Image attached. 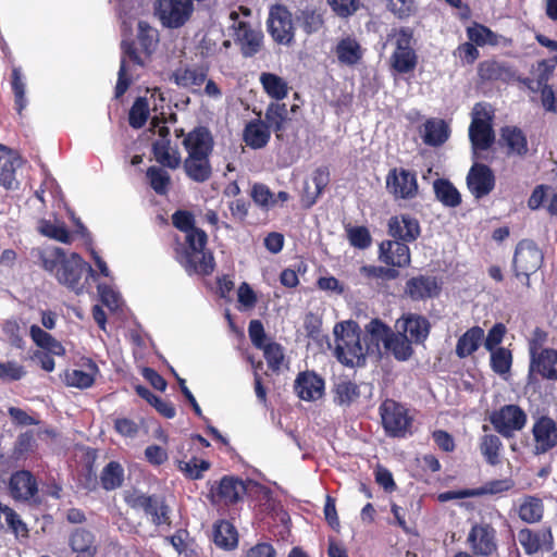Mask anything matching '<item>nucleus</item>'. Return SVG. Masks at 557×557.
Returning <instances> with one entry per match:
<instances>
[{"label": "nucleus", "mask_w": 557, "mask_h": 557, "mask_svg": "<svg viewBox=\"0 0 557 557\" xmlns=\"http://www.w3.org/2000/svg\"><path fill=\"white\" fill-rule=\"evenodd\" d=\"M173 225L184 233V243L175 248L177 262L189 273L209 274L214 269V259L206 250L208 236L194 225V216L187 211H176L172 215Z\"/></svg>", "instance_id": "1"}, {"label": "nucleus", "mask_w": 557, "mask_h": 557, "mask_svg": "<svg viewBox=\"0 0 557 557\" xmlns=\"http://www.w3.org/2000/svg\"><path fill=\"white\" fill-rule=\"evenodd\" d=\"M38 256L41 267L76 294L84 293L88 277L95 275L92 268L76 252L66 255L60 247L47 246L38 251Z\"/></svg>", "instance_id": "2"}, {"label": "nucleus", "mask_w": 557, "mask_h": 557, "mask_svg": "<svg viewBox=\"0 0 557 557\" xmlns=\"http://www.w3.org/2000/svg\"><path fill=\"white\" fill-rule=\"evenodd\" d=\"M183 145L188 152L184 161L186 175L197 183L208 181L212 174L209 162L212 139L209 132L202 127L196 128L184 138Z\"/></svg>", "instance_id": "3"}, {"label": "nucleus", "mask_w": 557, "mask_h": 557, "mask_svg": "<svg viewBox=\"0 0 557 557\" xmlns=\"http://www.w3.org/2000/svg\"><path fill=\"white\" fill-rule=\"evenodd\" d=\"M334 354L346 366H360L364 361L367 349L361 341L360 327L352 321L342 322L334 327Z\"/></svg>", "instance_id": "4"}, {"label": "nucleus", "mask_w": 557, "mask_h": 557, "mask_svg": "<svg viewBox=\"0 0 557 557\" xmlns=\"http://www.w3.org/2000/svg\"><path fill=\"white\" fill-rule=\"evenodd\" d=\"M472 120L469 127V138L473 150H487L494 143L492 127L493 115L485 103H476L472 109Z\"/></svg>", "instance_id": "5"}, {"label": "nucleus", "mask_w": 557, "mask_h": 557, "mask_svg": "<svg viewBox=\"0 0 557 557\" xmlns=\"http://www.w3.org/2000/svg\"><path fill=\"white\" fill-rule=\"evenodd\" d=\"M125 502L132 508L143 510L156 527L171 525L170 509L163 498L134 491L125 496Z\"/></svg>", "instance_id": "6"}, {"label": "nucleus", "mask_w": 557, "mask_h": 557, "mask_svg": "<svg viewBox=\"0 0 557 557\" xmlns=\"http://www.w3.org/2000/svg\"><path fill=\"white\" fill-rule=\"evenodd\" d=\"M195 0H157L154 4L156 16L166 28L184 26L194 12Z\"/></svg>", "instance_id": "7"}, {"label": "nucleus", "mask_w": 557, "mask_h": 557, "mask_svg": "<svg viewBox=\"0 0 557 557\" xmlns=\"http://www.w3.org/2000/svg\"><path fill=\"white\" fill-rule=\"evenodd\" d=\"M228 18L232 21L230 26L232 36L235 41L240 46L242 53L245 57L255 55L261 48L262 32L258 28H252L245 21L239 20V13L232 11Z\"/></svg>", "instance_id": "8"}, {"label": "nucleus", "mask_w": 557, "mask_h": 557, "mask_svg": "<svg viewBox=\"0 0 557 557\" xmlns=\"http://www.w3.org/2000/svg\"><path fill=\"white\" fill-rule=\"evenodd\" d=\"M380 413L383 426L388 435L403 437L407 434L411 424V418L403 405L392 399H386L380 406Z\"/></svg>", "instance_id": "9"}, {"label": "nucleus", "mask_w": 557, "mask_h": 557, "mask_svg": "<svg viewBox=\"0 0 557 557\" xmlns=\"http://www.w3.org/2000/svg\"><path fill=\"white\" fill-rule=\"evenodd\" d=\"M543 262V253L532 240H521L515 251L513 269L516 276L523 275L529 285L530 274L536 272Z\"/></svg>", "instance_id": "10"}, {"label": "nucleus", "mask_w": 557, "mask_h": 557, "mask_svg": "<svg viewBox=\"0 0 557 557\" xmlns=\"http://www.w3.org/2000/svg\"><path fill=\"white\" fill-rule=\"evenodd\" d=\"M494 429L504 437H511L527 423L525 412L517 405H506L491 416Z\"/></svg>", "instance_id": "11"}, {"label": "nucleus", "mask_w": 557, "mask_h": 557, "mask_svg": "<svg viewBox=\"0 0 557 557\" xmlns=\"http://www.w3.org/2000/svg\"><path fill=\"white\" fill-rule=\"evenodd\" d=\"M122 57L115 86V97L119 98L127 90L133 79V67L143 66L145 60L138 53L133 42L122 41Z\"/></svg>", "instance_id": "12"}, {"label": "nucleus", "mask_w": 557, "mask_h": 557, "mask_svg": "<svg viewBox=\"0 0 557 557\" xmlns=\"http://www.w3.org/2000/svg\"><path fill=\"white\" fill-rule=\"evenodd\" d=\"M386 189L396 199H413L419 190L417 176L406 169H393L386 176Z\"/></svg>", "instance_id": "13"}, {"label": "nucleus", "mask_w": 557, "mask_h": 557, "mask_svg": "<svg viewBox=\"0 0 557 557\" xmlns=\"http://www.w3.org/2000/svg\"><path fill=\"white\" fill-rule=\"evenodd\" d=\"M268 29L276 42L282 45L290 44L294 38L290 12L280 4L272 7L268 18Z\"/></svg>", "instance_id": "14"}, {"label": "nucleus", "mask_w": 557, "mask_h": 557, "mask_svg": "<svg viewBox=\"0 0 557 557\" xmlns=\"http://www.w3.org/2000/svg\"><path fill=\"white\" fill-rule=\"evenodd\" d=\"M468 543L474 554L491 556L497 549L496 530L488 523H475L469 534Z\"/></svg>", "instance_id": "15"}, {"label": "nucleus", "mask_w": 557, "mask_h": 557, "mask_svg": "<svg viewBox=\"0 0 557 557\" xmlns=\"http://www.w3.org/2000/svg\"><path fill=\"white\" fill-rule=\"evenodd\" d=\"M297 396L305 401H315L324 395V380L312 371L297 375L294 385Z\"/></svg>", "instance_id": "16"}, {"label": "nucleus", "mask_w": 557, "mask_h": 557, "mask_svg": "<svg viewBox=\"0 0 557 557\" xmlns=\"http://www.w3.org/2000/svg\"><path fill=\"white\" fill-rule=\"evenodd\" d=\"M468 188L475 198L488 195L495 185L492 170L484 164H474L467 176Z\"/></svg>", "instance_id": "17"}, {"label": "nucleus", "mask_w": 557, "mask_h": 557, "mask_svg": "<svg viewBox=\"0 0 557 557\" xmlns=\"http://www.w3.org/2000/svg\"><path fill=\"white\" fill-rule=\"evenodd\" d=\"M430 327L429 320L419 314L404 315L396 322L397 331L416 344H421L428 338Z\"/></svg>", "instance_id": "18"}, {"label": "nucleus", "mask_w": 557, "mask_h": 557, "mask_svg": "<svg viewBox=\"0 0 557 557\" xmlns=\"http://www.w3.org/2000/svg\"><path fill=\"white\" fill-rule=\"evenodd\" d=\"M393 331L379 319L371 320L364 327L361 337L362 344L368 354H380L381 344L385 347Z\"/></svg>", "instance_id": "19"}, {"label": "nucleus", "mask_w": 557, "mask_h": 557, "mask_svg": "<svg viewBox=\"0 0 557 557\" xmlns=\"http://www.w3.org/2000/svg\"><path fill=\"white\" fill-rule=\"evenodd\" d=\"M535 453L544 454L557 445V426L549 418H541L533 425Z\"/></svg>", "instance_id": "20"}, {"label": "nucleus", "mask_w": 557, "mask_h": 557, "mask_svg": "<svg viewBox=\"0 0 557 557\" xmlns=\"http://www.w3.org/2000/svg\"><path fill=\"white\" fill-rule=\"evenodd\" d=\"M380 260L387 265L407 267L410 263L409 247L399 239L383 242L380 245Z\"/></svg>", "instance_id": "21"}, {"label": "nucleus", "mask_w": 557, "mask_h": 557, "mask_svg": "<svg viewBox=\"0 0 557 557\" xmlns=\"http://www.w3.org/2000/svg\"><path fill=\"white\" fill-rule=\"evenodd\" d=\"M518 542L528 555L553 548V536L549 530L533 532L530 529H522L518 533Z\"/></svg>", "instance_id": "22"}, {"label": "nucleus", "mask_w": 557, "mask_h": 557, "mask_svg": "<svg viewBox=\"0 0 557 557\" xmlns=\"http://www.w3.org/2000/svg\"><path fill=\"white\" fill-rule=\"evenodd\" d=\"M388 230L391 236L403 242L416 240L421 232L418 220L408 214L391 218Z\"/></svg>", "instance_id": "23"}, {"label": "nucleus", "mask_w": 557, "mask_h": 557, "mask_svg": "<svg viewBox=\"0 0 557 557\" xmlns=\"http://www.w3.org/2000/svg\"><path fill=\"white\" fill-rule=\"evenodd\" d=\"M0 153V185L7 189H12L17 186L15 178V171L22 165V158L20 154L7 147L1 148Z\"/></svg>", "instance_id": "24"}, {"label": "nucleus", "mask_w": 557, "mask_h": 557, "mask_svg": "<svg viewBox=\"0 0 557 557\" xmlns=\"http://www.w3.org/2000/svg\"><path fill=\"white\" fill-rule=\"evenodd\" d=\"M440 289L436 278L432 276L412 277L406 284V293L413 300L433 298L438 295Z\"/></svg>", "instance_id": "25"}, {"label": "nucleus", "mask_w": 557, "mask_h": 557, "mask_svg": "<svg viewBox=\"0 0 557 557\" xmlns=\"http://www.w3.org/2000/svg\"><path fill=\"white\" fill-rule=\"evenodd\" d=\"M171 79L180 87L197 91L207 79V73L199 66H181L176 69Z\"/></svg>", "instance_id": "26"}, {"label": "nucleus", "mask_w": 557, "mask_h": 557, "mask_svg": "<svg viewBox=\"0 0 557 557\" xmlns=\"http://www.w3.org/2000/svg\"><path fill=\"white\" fill-rule=\"evenodd\" d=\"M333 400L341 407L351 406L360 396L359 386L345 376H338L332 388Z\"/></svg>", "instance_id": "27"}, {"label": "nucleus", "mask_w": 557, "mask_h": 557, "mask_svg": "<svg viewBox=\"0 0 557 557\" xmlns=\"http://www.w3.org/2000/svg\"><path fill=\"white\" fill-rule=\"evenodd\" d=\"M531 372L548 380H557V351L544 349L537 356L532 355Z\"/></svg>", "instance_id": "28"}, {"label": "nucleus", "mask_w": 557, "mask_h": 557, "mask_svg": "<svg viewBox=\"0 0 557 557\" xmlns=\"http://www.w3.org/2000/svg\"><path fill=\"white\" fill-rule=\"evenodd\" d=\"M245 493L244 482L231 476L221 479L216 488L212 490L213 498L225 504L236 503Z\"/></svg>", "instance_id": "29"}, {"label": "nucleus", "mask_w": 557, "mask_h": 557, "mask_svg": "<svg viewBox=\"0 0 557 557\" xmlns=\"http://www.w3.org/2000/svg\"><path fill=\"white\" fill-rule=\"evenodd\" d=\"M448 124L442 119H429L423 124L422 139L429 146H441L449 137Z\"/></svg>", "instance_id": "30"}, {"label": "nucleus", "mask_w": 557, "mask_h": 557, "mask_svg": "<svg viewBox=\"0 0 557 557\" xmlns=\"http://www.w3.org/2000/svg\"><path fill=\"white\" fill-rule=\"evenodd\" d=\"M271 132L261 120L250 121L244 129V141L252 149L263 148L270 140Z\"/></svg>", "instance_id": "31"}, {"label": "nucleus", "mask_w": 557, "mask_h": 557, "mask_svg": "<svg viewBox=\"0 0 557 557\" xmlns=\"http://www.w3.org/2000/svg\"><path fill=\"white\" fill-rule=\"evenodd\" d=\"M11 494L16 499H29L37 492L36 482L28 471H18L10 480Z\"/></svg>", "instance_id": "32"}, {"label": "nucleus", "mask_w": 557, "mask_h": 557, "mask_svg": "<svg viewBox=\"0 0 557 557\" xmlns=\"http://www.w3.org/2000/svg\"><path fill=\"white\" fill-rule=\"evenodd\" d=\"M37 231L45 237L60 242L62 244H70L73 235L70 233L64 222L54 218L40 219L37 224Z\"/></svg>", "instance_id": "33"}, {"label": "nucleus", "mask_w": 557, "mask_h": 557, "mask_svg": "<svg viewBox=\"0 0 557 557\" xmlns=\"http://www.w3.org/2000/svg\"><path fill=\"white\" fill-rule=\"evenodd\" d=\"M335 53L339 63L345 65H355L362 58V50L356 38L346 36L338 40L335 47Z\"/></svg>", "instance_id": "34"}, {"label": "nucleus", "mask_w": 557, "mask_h": 557, "mask_svg": "<svg viewBox=\"0 0 557 557\" xmlns=\"http://www.w3.org/2000/svg\"><path fill=\"white\" fill-rule=\"evenodd\" d=\"M70 546L77 557H94L97 552L94 534L85 529L72 533Z\"/></svg>", "instance_id": "35"}, {"label": "nucleus", "mask_w": 557, "mask_h": 557, "mask_svg": "<svg viewBox=\"0 0 557 557\" xmlns=\"http://www.w3.org/2000/svg\"><path fill=\"white\" fill-rule=\"evenodd\" d=\"M484 338V331L480 326L470 327L462 334L456 345V355L466 358L478 350Z\"/></svg>", "instance_id": "36"}, {"label": "nucleus", "mask_w": 557, "mask_h": 557, "mask_svg": "<svg viewBox=\"0 0 557 557\" xmlns=\"http://www.w3.org/2000/svg\"><path fill=\"white\" fill-rule=\"evenodd\" d=\"M213 541L223 549H234L238 544V533L235 527L225 520L214 524Z\"/></svg>", "instance_id": "37"}, {"label": "nucleus", "mask_w": 557, "mask_h": 557, "mask_svg": "<svg viewBox=\"0 0 557 557\" xmlns=\"http://www.w3.org/2000/svg\"><path fill=\"white\" fill-rule=\"evenodd\" d=\"M153 154L163 166L177 169L181 164L180 152L171 147L170 139H157L153 143Z\"/></svg>", "instance_id": "38"}, {"label": "nucleus", "mask_w": 557, "mask_h": 557, "mask_svg": "<svg viewBox=\"0 0 557 557\" xmlns=\"http://www.w3.org/2000/svg\"><path fill=\"white\" fill-rule=\"evenodd\" d=\"M436 199L445 207L456 208L461 203V195L447 180L438 178L433 183Z\"/></svg>", "instance_id": "39"}, {"label": "nucleus", "mask_w": 557, "mask_h": 557, "mask_svg": "<svg viewBox=\"0 0 557 557\" xmlns=\"http://www.w3.org/2000/svg\"><path fill=\"white\" fill-rule=\"evenodd\" d=\"M11 87L14 95L15 109L20 115L26 109L28 100L26 98V78L20 66H14L11 74Z\"/></svg>", "instance_id": "40"}, {"label": "nucleus", "mask_w": 557, "mask_h": 557, "mask_svg": "<svg viewBox=\"0 0 557 557\" xmlns=\"http://www.w3.org/2000/svg\"><path fill=\"white\" fill-rule=\"evenodd\" d=\"M502 141L510 153L522 156L528 151L524 134L517 127L506 126L502 129Z\"/></svg>", "instance_id": "41"}, {"label": "nucleus", "mask_w": 557, "mask_h": 557, "mask_svg": "<svg viewBox=\"0 0 557 557\" xmlns=\"http://www.w3.org/2000/svg\"><path fill=\"white\" fill-rule=\"evenodd\" d=\"M411 343L412 342L409 341L406 335L397 331V333L393 332L392 335H389L385 348L389 350L397 360L406 361L413 354Z\"/></svg>", "instance_id": "42"}, {"label": "nucleus", "mask_w": 557, "mask_h": 557, "mask_svg": "<svg viewBox=\"0 0 557 557\" xmlns=\"http://www.w3.org/2000/svg\"><path fill=\"white\" fill-rule=\"evenodd\" d=\"M98 372L96 363L89 362L88 371L73 369L65 373V383L71 387L88 388L95 382V374Z\"/></svg>", "instance_id": "43"}, {"label": "nucleus", "mask_w": 557, "mask_h": 557, "mask_svg": "<svg viewBox=\"0 0 557 557\" xmlns=\"http://www.w3.org/2000/svg\"><path fill=\"white\" fill-rule=\"evenodd\" d=\"M260 83L265 92L273 99L282 100L288 94L287 83L276 74L262 73L260 75Z\"/></svg>", "instance_id": "44"}, {"label": "nucleus", "mask_w": 557, "mask_h": 557, "mask_svg": "<svg viewBox=\"0 0 557 557\" xmlns=\"http://www.w3.org/2000/svg\"><path fill=\"white\" fill-rule=\"evenodd\" d=\"M124 481V469L117 461H110L100 475V482L106 491H113L122 486Z\"/></svg>", "instance_id": "45"}, {"label": "nucleus", "mask_w": 557, "mask_h": 557, "mask_svg": "<svg viewBox=\"0 0 557 557\" xmlns=\"http://www.w3.org/2000/svg\"><path fill=\"white\" fill-rule=\"evenodd\" d=\"M288 119V110L286 104L284 103H271L264 116V123L268 125V128H272L274 132H283L285 128V122Z\"/></svg>", "instance_id": "46"}, {"label": "nucleus", "mask_w": 557, "mask_h": 557, "mask_svg": "<svg viewBox=\"0 0 557 557\" xmlns=\"http://www.w3.org/2000/svg\"><path fill=\"white\" fill-rule=\"evenodd\" d=\"M467 36L470 41L480 47L486 45L497 46L500 38V36L492 32L488 27L478 23H474L467 28Z\"/></svg>", "instance_id": "47"}, {"label": "nucleus", "mask_w": 557, "mask_h": 557, "mask_svg": "<svg viewBox=\"0 0 557 557\" xmlns=\"http://www.w3.org/2000/svg\"><path fill=\"white\" fill-rule=\"evenodd\" d=\"M330 181V172L327 168L321 166L318 168L312 174V182L314 184V190L310 191V187L308 184L305 186V200L308 206H312L317 198L321 195L323 189L326 187Z\"/></svg>", "instance_id": "48"}, {"label": "nucleus", "mask_w": 557, "mask_h": 557, "mask_svg": "<svg viewBox=\"0 0 557 557\" xmlns=\"http://www.w3.org/2000/svg\"><path fill=\"white\" fill-rule=\"evenodd\" d=\"M137 38L145 54L150 55L158 46L159 33L154 27L149 25L147 22L139 21Z\"/></svg>", "instance_id": "49"}, {"label": "nucleus", "mask_w": 557, "mask_h": 557, "mask_svg": "<svg viewBox=\"0 0 557 557\" xmlns=\"http://www.w3.org/2000/svg\"><path fill=\"white\" fill-rule=\"evenodd\" d=\"M519 517L528 523H534L542 519L543 517V504L542 500L528 496L523 499V502L519 506Z\"/></svg>", "instance_id": "50"}, {"label": "nucleus", "mask_w": 557, "mask_h": 557, "mask_svg": "<svg viewBox=\"0 0 557 557\" xmlns=\"http://www.w3.org/2000/svg\"><path fill=\"white\" fill-rule=\"evenodd\" d=\"M418 57L414 50L394 51L391 57L393 69L400 74L413 71L417 66Z\"/></svg>", "instance_id": "51"}, {"label": "nucleus", "mask_w": 557, "mask_h": 557, "mask_svg": "<svg viewBox=\"0 0 557 557\" xmlns=\"http://www.w3.org/2000/svg\"><path fill=\"white\" fill-rule=\"evenodd\" d=\"M502 446V442L497 435L486 434L481 440L480 450L485 460L490 465L494 466L499 462V451Z\"/></svg>", "instance_id": "52"}, {"label": "nucleus", "mask_w": 557, "mask_h": 557, "mask_svg": "<svg viewBox=\"0 0 557 557\" xmlns=\"http://www.w3.org/2000/svg\"><path fill=\"white\" fill-rule=\"evenodd\" d=\"M139 396L145 398L149 404H151L162 416L168 419L174 418L176 410L172 403L166 401L151 393L147 387L138 386L136 388Z\"/></svg>", "instance_id": "53"}, {"label": "nucleus", "mask_w": 557, "mask_h": 557, "mask_svg": "<svg viewBox=\"0 0 557 557\" xmlns=\"http://www.w3.org/2000/svg\"><path fill=\"white\" fill-rule=\"evenodd\" d=\"M147 177L151 188L159 195H165L171 185V176L164 169L150 166L147 170Z\"/></svg>", "instance_id": "54"}, {"label": "nucleus", "mask_w": 557, "mask_h": 557, "mask_svg": "<svg viewBox=\"0 0 557 557\" xmlns=\"http://www.w3.org/2000/svg\"><path fill=\"white\" fill-rule=\"evenodd\" d=\"M250 196L253 202L262 210L268 211L276 205L275 195L262 183H256L252 185Z\"/></svg>", "instance_id": "55"}, {"label": "nucleus", "mask_w": 557, "mask_h": 557, "mask_svg": "<svg viewBox=\"0 0 557 557\" xmlns=\"http://www.w3.org/2000/svg\"><path fill=\"white\" fill-rule=\"evenodd\" d=\"M296 20L307 34L317 33L323 25L322 14L313 9L301 10Z\"/></svg>", "instance_id": "56"}, {"label": "nucleus", "mask_w": 557, "mask_h": 557, "mask_svg": "<svg viewBox=\"0 0 557 557\" xmlns=\"http://www.w3.org/2000/svg\"><path fill=\"white\" fill-rule=\"evenodd\" d=\"M512 356L510 350L498 347L491 351V367L493 371L499 375H505L510 371Z\"/></svg>", "instance_id": "57"}, {"label": "nucleus", "mask_w": 557, "mask_h": 557, "mask_svg": "<svg viewBox=\"0 0 557 557\" xmlns=\"http://www.w3.org/2000/svg\"><path fill=\"white\" fill-rule=\"evenodd\" d=\"M515 486V482L510 478L492 480L484 483L482 486L473 488L474 497L483 495H495L507 492Z\"/></svg>", "instance_id": "58"}, {"label": "nucleus", "mask_w": 557, "mask_h": 557, "mask_svg": "<svg viewBox=\"0 0 557 557\" xmlns=\"http://www.w3.org/2000/svg\"><path fill=\"white\" fill-rule=\"evenodd\" d=\"M148 116V100L143 97L137 98L129 110V125L134 128H140L147 122Z\"/></svg>", "instance_id": "59"}, {"label": "nucleus", "mask_w": 557, "mask_h": 557, "mask_svg": "<svg viewBox=\"0 0 557 557\" xmlns=\"http://www.w3.org/2000/svg\"><path fill=\"white\" fill-rule=\"evenodd\" d=\"M0 513L3 516L10 530L18 537H27L28 529L20 516L7 505L0 503Z\"/></svg>", "instance_id": "60"}, {"label": "nucleus", "mask_w": 557, "mask_h": 557, "mask_svg": "<svg viewBox=\"0 0 557 557\" xmlns=\"http://www.w3.org/2000/svg\"><path fill=\"white\" fill-rule=\"evenodd\" d=\"M178 468L188 479L198 480L210 468V463L207 460L193 457L187 461H180Z\"/></svg>", "instance_id": "61"}, {"label": "nucleus", "mask_w": 557, "mask_h": 557, "mask_svg": "<svg viewBox=\"0 0 557 557\" xmlns=\"http://www.w3.org/2000/svg\"><path fill=\"white\" fill-rule=\"evenodd\" d=\"M554 66L546 61L539 62L533 75L534 77L527 79V85L532 91H539L547 85V81L553 72Z\"/></svg>", "instance_id": "62"}, {"label": "nucleus", "mask_w": 557, "mask_h": 557, "mask_svg": "<svg viewBox=\"0 0 557 557\" xmlns=\"http://www.w3.org/2000/svg\"><path fill=\"white\" fill-rule=\"evenodd\" d=\"M348 239L351 246L366 249L371 245V236L367 227L355 226L347 230Z\"/></svg>", "instance_id": "63"}, {"label": "nucleus", "mask_w": 557, "mask_h": 557, "mask_svg": "<svg viewBox=\"0 0 557 557\" xmlns=\"http://www.w3.org/2000/svg\"><path fill=\"white\" fill-rule=\"evenodd\" d=\"M25 374V368L16 361L0 362V380L18 381Z\"/></svg>", "instance_id": "64"}]
</instances>
